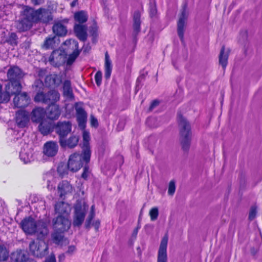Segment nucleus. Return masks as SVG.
Masks as SVG:
<instances>
[{"label":"nucleus","mask_w":262,"mask_h":262,"mask_svg":"<svg viewBox=\"0 0 262 262\" xmlns=\"http://www.w3.org/2000/svg\"><path fill=\"white\" fill-rule=\"evenodd\" d=\"M54 208L58 216L53 220V227L60 231L68 230L71 224L69 220L71 211V206L64 202H59L55 205Z\"/></svg>","instance_id":"1"},{"label":"nucleus","mask_w":262,"mask_h":262,"mask_svg":"<svg viewBox=\"0 0 262 262\" xmlns=\"http://www.w3.org/2000/svg\"><path fill=\"white\" fill-rule=\"evenodd\" d=\"M13 4L6 0H0V42L6 40V36L9 34V28L12 18L11 9Z\"/></svg>","instance_id":"2"},{"label":"nucleus","mask_w":262,"mask_h":262,"mask_svg":"<svg viewBox=\"0 0 262 262\" xmlns=\"http://www.w3.org/2000/svg\"><path fill=\"white\" fill-rule=\"evenodd\" d=\"M23 230L27 234L37 233V236L45 237L48 233L47 224L42 221H35L29 216L24 219L20 223Z\"/></svg>","instance_id":"3"},{"label":"nucleus","mask_w":262,"mask_h":262,"mask_svg":"<svg viewBox=\"0 0 262 262\" xmlns=\"http://www.w3.org/2000/svg\"><path fill=\"white\" fill-rule=\"evenodd\" d=\"M178 121L182 148L186 151L189 149L190 143V126L187 120L181 115H178Z\"/></svg>","instance_id":"4"},{"label":"nucleus","mask_w":262,"mask_h":262,"mask_svg":"<svg viewBox=\"0 0 262 262\" xmlns=\"http://www.w3.org/2000/svg\"><path fill=\"white\" fill-rule=\"evenodd\" d=\"M32 8L25 7L20 13L19 19L16 22V27L20 32L26 31L30 29L34 22L31 18Z\"/></svg>","instance_id":"5"},{"label":"nucleus","mask_w":262,"mask_h":262,"mask_svg":"<svg viewBox=\"0 0 262 262\" xmlns=\"http://www.w3.org/2000/svg\"><path fill=\"white\" fill-rule=\"evenodd\" d=\"M7 77L9 82L7 84L10 85L11 87L16 91L20 92L21 90L20 80L23 77L21 70L17 67H12L9 69Z\"/></svg>","instance_id":"6"},{"label":"nucleus","mask_w":262,"mask_h":262,"mask_svg":"<svg viewBox=\"0 0 262 262\" xmlns=\"http://www.w3.org/2000/svg\"><path fill=\"white\" fill-rule=\"evenodd\" d=\"M43 238L38 236L36 241L31 242L29 244L30 252L36 257H42L48 253V246L42 239Z\"/></svg>","instance_id":"7"},{"label":"nucleus","mask_w":262,"mask_h":262,"mask_svg":"<svg viewBox=\"0 0 262 262\" xmlns=\"http://www.w3.org/2000/svg\"><path fill=\"white\" fill-rule=\"evenodd\" d=\"M59 93L55 90H51L47 93L38 92L34 97V101L53 105L59 101Z\"/></svg>","instance_id":"8"},{"label":"nucleus","mask_w":262,"mask_h":262,"mask_svg":"<svg viewBox=\"0 0 262 262\" xmlns=\"http://www.w3.org/2000/svg\"><path fill=\"white\" fill-rule=\"evenodd\" d=\"M32 13H31V18L34 22H42L48 23L52 19L51 12L45 8H39L38 10H34L32 8Z\"/></svg>","instance_id":"9"},{"label":"nucleus","mask_w":262,"mask_h":262,"mask_svg":"<svg viewBox=\"0 0 262 262\" xmlns=\"http://www.w3.org/2000/svg\"><path fill=\"white\" fill-rule=\"evenodd\" d=\"M88 206L85 205L77 204L75 207L73 225L74 227H80L83 223Z\"/></svg>","instance_id":"10"},{"label":"nucleus","mask_w":262,"mask_h":262,"mask_svg":"<svg viewBox=\"0 0 262 262\" xmlns=\"http://www.w3.org/2000/svg\"><path fill=\"white\" fill-rule=\"evenodd\" d=\"M83 162L88 163L83 159V152L82 151L81 155L75 152L69 157L68 163V169L71 171L76 172L82 166Z\"/></svg>","instance_id":"11"},{"label":"nucleus","mask_w":262,"mask_h":262,"mask_svg":"<svg viewBox=\"0 0 262 262\" xmlns=\"http://www.w3.org/2000/svg\"><path fill=\"white\" fill-rule=\"evenodd\" d=\"M72 124L69 121H59L55 126L56 133L60 138H63L71 131Z\"/></svg>","instance_id":"12"},{"label":"nucleus","mask_w":262,"mask_h":262,"mask_svg":"<svg viewBox=\"0 0 262 262\" xmlns=\"http://www.w3.org/2000/svg\"><path fill=\"white\" fill-rule=\"evenodd\" d=\"M83 143L82 149L83 152V159L86 162L89 163L90 160L91 152L89 144L90 137L89 133L84 130L83 132Z\"/></svg>","instance_id":"13"},{"label":"nucleus","mask_w":262,"mask_h":262,"mask_svg":"<svg viewBox=\"0 0 262 262\" xmlns=\"http://www.w3.org/2000/svg\"><path fill=\"white\" fill-rule=\"evenodd\" d=\"M64 44L65 45H70L72 46V48L75 49L73 52L69 55L67 60V64L71 65L75 61V59L79 54V52L78 51V43L75 39H70L69 40H66L64 42Z\"/></svg>","instance_id":"14"},{"label":"nucleus","mask_w":262,"mask_h":262,"mask_svg":"<svg viewBox=\"0 0 262 262\" xmlns=\"http://www.w3.org/2000/svg\"><path fill=\"white\" fill-rule=\"evenodd\" d=\"M58 150V145L54 141L47 142L43 145V154L48 157H53L57 154Z\"/></svg>","instance_id":"15"},{"label":"nucleus","mask_w":262,"mask_h":262,"mask_svg":"<svg viewBox=\"0 0 262 262\" xmlns=\"http://www.w3.org/2000/svg\"><path fill=\"white\" fill-rule=\"evenodd\" d=\"M168 236L165 235L162 238L160 245L158 255V262H167V246L168 243Z\"/></svg>","instance_id":"16"},{"label":"nucleus","mask_w":262,"mask_h":262,"mask_svg":"<svg viewBox=\"0 0 262 262\" xmlns=\"http://www.w3.org/2000/svg\"><path fill=\"white\" fill-rule=\"evenodd\" d=\"M13 99L14 105L16 107L21 108L27 106L30 102L29 97L26 93H17Z\"/></svg>","instance_id":"17"},{"label":"nucleus","mask_w":262,"mask_h":262,"mask_svg":"<svg viewBox=\"0 0 262 262\" xmlns=\"http://www.w3.org/2000/svg\"><path fill=\"white\" fill-rule=\"evenodd\" d=\"M187 17V13L186 12V5L183 6L181 15L178 22V33L181 40L183 41L184 38V31L185 20Z\"/></svg>","instance_id":"18"},{"label":"nucleus","mask_w":262,"mask_h":262,"mask_svg":"<svg viewBox=\"0 0 262 262\" xmlns=\"http://www.w3.org/2000/svg\"><path fill=\"white\" fill-rule=\"evenodd\" d=\"M19 92V91H16V90L13 89L10 85L6 84L5 88V91H0V103H7L10 100L12 95Z\"/></svg>","instance_id":"19"},{"label":"nucleus","mask_w":262,"mask_h":262,"mask_svg":"<svg viewBox=\"0 0 262 262\" xmlns=\"http://www.w3.org/2000/svg\"><path fill=\"white\" fill-rule=\"evenodd\" d=\"M19 158L25 164H27L33 160V149L28 145L24 146L19 153Z\"/></svg>","instance_id":"20"},{"label":"nucleus","mask_w":262,"mask_h":262,"mask_svg":"<svg viewBox=\"0 0 262 262\" xmlns=\"http://www.w3.org/2000/svg\"><path fill=\"white\" fill-rule=\"evenodd\" d=\"M57 189L60 197L62 198L63 196L72 193L74 188L68 181L64 180L59 183Z\"/></svg>","instance_id":"21"},{"label":"nucleus","mask_w":262,"mask_h":262,"mask_svg":"<svg viewBox=\"0 0 262 262\" xmlns=\"http://www.w3.org/2000/svg\"><path fill=\"white\" fill-rule=\"evenodd\" d=\"M16 121L20 127L26 126L29 121V113L24 110L18 111L16 114Z\"/></svg>","instance_id":"22"},{"label":"nucleus","mask_w":262,"mask_h":262,"mask_svg":"<svg viewBox=\"0 0 262 262\" xmlns=\"http://www.w3.org/2000/svg\"><path fill=\"white\" fill-rule=\"evenodd\" d=\"M78 141L77 136H72L68 140L64 139V138H60L59 142L61 147L73 148L77 145Z\"/></svg>","instance_id":"23"},{"label":"nucleus","mask_w":262,"mask_h":262,"mask_svg":"<svg viewBox=\"0 0 262 262\" xmlns=\"http://www.w3.org/2000/svg\"><path fill=\"white\" fill-rule=\"evenodd\" d=\"M64 56V55L61 50H54L50 56L49 60L51 64L57 66L63 61Z\"/></svg>","instance_id":"24"},{"label":"nucleus","mask_w":262,"mask_h":262,"mask_svg":"<svg viewBox=\"0 0 262 262\" xmlns=\"http://www.w3.org/2000/svg\"><path fill=\"white\" fill-rule=\"evenodd\" d=\"M45 111L42 107H36L32 111L31 119L34 122L40 123L45 119Z\"/></svg>","instance_id":"25"},{"label":"nucleus","mask_w":262,"mask_h":262,"mask_svg":"<svg viewBox=\"0 0 262 262\" xmlns=\"http://www.w3.org/2000/svg\"><path fill=\"white\" fill-rule=\"evenodd\" d=\"M54 127V124L51 121L44 119L40 123L38 129L42 135H47L53 130Z\"/></svg>","instance_id":"26"},{"label":"nucleus","mask_w":262,"mask_h":262,"mask_svg":"<svg viewBox=\"0 0 262 262\" xmlns=\"http://www.w3.org/2000/svg\"><path fill=\"white\" fill-rule=\"evenodd\" d=\"M74 31L79 40L84 41L86 39V27L85 25L76 24L74 26Z\"/></svg>","instance_id":"27"},{"label":"nucleus","mask_w":262,"mask_h":262,"mask_svg":"<svg viewBox=\"0 0 262 262\" xmlns=\"http://www.w3.org/2000/svg\"><path fill=\"white\" fill-rule=\"evenodd\" d=\"M47 115L50 120L57 119L60 115V110L59 106L57 105L50 106Z\"/></svg>","instance_id":"28"},{"label":"nucleus","mask_w":262,"mask_h":262,"mask_svg":"<svg viewBox=\"0 0 262 262\" xmlns=\"http://www.w3.org/2000/svg\"><path fill=\"white\" fill-rule=\"evenodd\" d=\"M43 180L47 182V187L48 190L51 191L55 190L56 183V179L51 173H48L44 175Z\"/></svg>","instance_id":"29"},{"label":"nucleus","mask_w":262,"mask_h":262,"mask_svg":"<svg viewBox=\"0 0 262 262\" xmlns=\"http://www.w3.org/2000/svg\"><path fill=\"white\" fill-rule=\"evenodd\" d=\"M61 82L60 78L56 75H49L45 78V83L47 86H57Z\"/></svg>","instance_id":"30"},{"label":"nucleus","mask_w":262,"mask_h":262,"mask_svg":"<svg viewBox=\"0 0 262 262\" xmlns=\"http://www.w3.org/2000/svg\"><path fill=\"white\" fill-rule=\"evenodd\" d=\"M63 95L68 98H72L73 93L70 80H65L63 84Z\"/></svg>","instance_id":"31"},{"label":"nucleus","mask_w":262,"mask_h":262,"mask_svg":"<svg viewBox=\"0 0 262 262\" xmlns=\"http://www.w3.org/2000/svg\"><path fill=\"white\" fill-rule=\"evenodd\" d=\"M105 77L106 79L110 78L112 71V61L110 58L109 55L107 52L105 53Z\"/></svg>","instance_id":"32"},{"label":"nucleus","mask_w":262,"mask_h":262,"mask_svg":"<svg viewBox=\"0 0 262 262\" xmlns=\"http://www.w3.org/2000/svg\"><path fill=\"white\" fill-rule=\"evenodd\" d=\"M55 231L52 234V239L54 243L59 245L61 243L63 239V233L65 231H60L59 230L56 229L53 227Z\"/></svg>","instance_id":"33"},{"label":"nucleus","mask_w":262,"mask_h":262,"mask_svg":"<svg viewBox=\"0 0 262 262\" xmlns=\"http://www.w3.org/2000/svg\"><path fill=\"white\" fill-rule=\"evenodd\" d=\"M53 32L57 36H64L67 34V30L64 26L61 23H57L53 27Z\"/></svg>","instance_id":"34"},{"label":"nucleus","mask_w":262,"mask_h":262,"mask_svg":"<svg viewBox=\"0 0 262 262\" xmlns=\"http://www.w3.org/2000/svg\"><path fill=\"white\" fill-rule=\"evenodd\" d=\"M77 113V120L80 126H82L85 123L86 114L85 111L82 107H77L76 108Z\"/></svg>","instance_id":"35"},{"label":"nucleus","mask_w":262,"mask_h":262,"mask_svg":"<svg viewBox=\"0 0 262 262\" xmlns=\"http://www.w3.org/2000/svg\"><path fill=\"white\" fill-rule=\"evenodd\" d=\"M56 41H58V38L55 36L47 38L43 44V48L46 49L54 48L57 43Z\"/></svg>","instance_id":"36"},{"label":"nucleus","mask_w":262,"mask_h":262,"mask_svg":"<svg viewBox=\"0 0 262 262\" xmlns=\"http://www.w3.org/2000/svg\"><path fill=\"white\" fill-rule=\"evenodd\" d=\"M228 53H225V47L223 46L219 56V62L224 69L227 66L228 58Z\"/></svg>","instance_id":"37"},{"label":"nucleus","mask_w":262,"mask_h":262,"mask_svg":"<svg viewBox=\"0 0 262 262\" xmlns=\"http://www.w3.org/2000/svg\"><path fill=\"white\" fill-rule=\"evenodd\" d=\"M140 13L139 11H135L134 13V30L136 33H138L140 31Z\"/></svg>","instance_id":"38"},{"label":"nucleus","mask_w":262,"mask_h":262,"mask_svg":"<svg viewBox=\"0 0 262 262\" xmlns=\"http://www.w3.org/2000/svg\"><path fill=\"white\" fill-rule=\"evenodd\" d=\"M74 18L79 24H83L87 21L88 15L84 11H81L75 13Z\"/></svg>","instance_id":"39"},{"label":"nucleus","mask_w":262,"mask_h":262,"mask_svg":"<svg viewBox=\"0 0 262 262\" xmlns=\"http://www.w3.org/2000/svg\"><path fill=\"white\" fill-rule=\"evenodd\" d=\"M95 205H93L91 207L90 212L85 221V227L87 229H89L91 227V221L93 219L95 215Z\"/></svg>","instance_id":"40"},{"label":"nucleus","mask_w":262,"mask_h":262,"mask_svg":"<svg viewBox=\"0 0 262 262\" xmlns=\"http://www.w3.org/2000/svg\"><path fill=\"white\" fill-rule=\"evenodd\" d=\"M16 39L17 36L15 33H11V34L9 33V35L6 36V40H4L2 42H7L12 46H15L17 44Z\"/></svg>","instance_id":"41"},{"label":"nucleus","mask_w":262,"mask_h":262,"mask_svg":"<svg viewBox=\"0 0 262 262\" xmlns=\"http://www.w3.org/2000/svg\"><path fill=\"white\" fill-rule=\"evenodd\" d=\"M9 256V252L4 245H0V261L7 260Z\"/></svg>","instance_id":"42"},{"label":"nucleus","mask_w":262,"mask_h":262,"mask_svg":"<svg viewBox=\"0 0 262 262\" xmlns=\"http://www.w3.org/2000/svg\"><path fill=\"white\" fill-rule=\"evenodd\" d=\"M149 214L150 217V220L152 221L156 220L159 215V210L158 207L152 208L149 212Z\"/></svg>","instance_id":"43"},{"label":"nucleus","mask_w":262,"mask_h":262,"mask_svg":"<svg viewBox=\"0 0 262 262\" xmlns=\"http://www.w3.org/2000/svg\"><path fill=\"white\" fill-rule=\"evenodd\" d=\"M176 191L175 182L173 180L170 181L168 186V194L169 195H173Z\"/></svg>","instance_id":"44"},{"label":"nucleus","mask_w":262,"mask_h":262,"mask_svg":"<svg viewBox=\"0 0 262 262\" xmlns=\"http://www.w3.org/2000/svg\"><path fill=\"white\" fill-rule=\"evenodd\" d=\"M257 213V208L255 206H253L250 208L249 219L250 220H253L256 216Z\"/></svg>","instance_id":"45"},{"label":"nucleus","mask_w":262,"mask_h":262,"mask_svg":"<svg viewBox=\"0 0 262 262\" xmlns=\"http://www.w3.org/2000/svg\"><path fill=\"white\" fill-rule=\"evenodd\" d=\"M90 173V171L89 170V167L88 165H85L83 168V171L81 174V177L84 179L86 180L88 177H89Z\"/></svg>","instance_id":"46"},{"label":"nucleus","mask_w":262,"mask_h":262,"mask_svg":"<svg viewBox=\"0 0 262 262\" xmlns=\"http://www.w3.org/2000/svg\"><path fill=\"white\" fill-rule=\"evenodd\" d=\"M95 79L96 83L98 86L100 85L101 83L102 80V73L100 71H98L95 76Z\"/></svg>","instance_id":"47"},{"label":"nucleus","mask_w":262,"mask_h":262,"mask_svg":"<svg viewBox=\"0 0 262 262\" xmlns=\"http://www.w3.org/2000/svg\"><path fill=\"white\" fill-rule=\"evenodd\" d=\"M34 86L36 88L39 87V89L42 88L43 86L42 81L40 78L36 80L34 82Z\"/></svg>","instance_id":"48"},{"label":"nucleus","mask_w":262,"mask_h":262,"mask_svg":"<svg viewBox=\"0 0 262 262\" xmlns=\"http://www.w3.org/2000/svg\"><path fill=\"white\" fill-rule=\"evenodd\" d=\"M157 9L155 5H151L150 7V15L151 17L156 15Z\"/></svg>","instance_id":"49"},{"label":"nucleus","mask_w":262,"mask_h":262,"mask_svg":"<svg viewBox=\"0 0 262 262\" xmlns=\"http://www.w3.org/2000/svg\"><path fill=\"white\" fill-rule=\"evenodd\" d=\"M91 121L92 126L94 127H97L98 126V123L97 119L95 118L94 116L91 117Z\"/></svg>","instance_id":"50"},{"label":"nucleus","mask_w":262,"mask_h":262,"mask_svg":"<svg viewBox=\"0 0 262 262\" xmlns=\"http://www.w3.org/2000/svg\"><path fill=\"white\" fill-rule=\"evenodd\" d=\"M45 262H56V258L54 255H51L46 258Z\"/></svg>","instance_id":"51"},{"label":"nucleus","mask_w":262,"mask_h":262,"mask_svg":"<svg viewBox=\"0 0 262 262\" xmlns=\"http://www.w3.org/2000/svg\"><path fill=\"white\" fill-rule=\"evenodd\" d=\"M159 104V101L157 100H154L152 102L150 107L149 110L152 111L156 106Z\"/></svg>","instance_id":"52"},{"label":"nucleus","mask_w":262,"mask_h":262,"mask_svg":"<svg viewBox=\"0 0 262 262\" xmlns=\"http://www.w3.org/2000/svg\"><path fill=\"white\" fill-rule=\"evenodd\" d=\"M100 222L99 220H96L93 222L92 225L94 227L95 230L97 231L99 228Z\"/></svg>","instance_id":"53"},{"label":"nucleus","mask_w":262,"mask_h":262,"mask_svg":"<svg viewBox=\"0 0 262 262\" xmlns=\"http://www.w3.org/2000/svg\"><path fill=\"white\" fill-rule=\"evenodd\" d=\"M75 249H76V248L75 246H69L67 253H69V254H72V253H73V252L74 251H75Z\"/></svg>","instance_id":"54"},{"label":"nucleus","mask_w":262,"mask_h":262,"mask_svg":"<svg viewBox=\"0 0 262 262\" xmlns=\"http://www.w3.org/2000/svg\"><path fill=\"white\" fill-rule=\"evenodd\" d=\"M43 0H31L33 4L34 5H38L42 4L43 2Z\"/></svg>","instance_id":"55"},{"label":"nucleus","mask_w":262,"mask_h":262,"mask_svg":"<svg viewBox=\"0 0 262 262\" xmlns=\"http://www.w3.org/2000/svg\"><path fill=\"white\" fill-rule=\"evenodd\" d=\"M45 75V71L43 70H40L38 72V76L40 78H42Z\"/></svg>","instance_id":"56"},{"label":"nucleus","mask_w":262,"mask_h":262,"mask_svg":"<svg viewBox=\"0 0 262 262\" xmlns=\"http://www.w3.org/2000/svg\"><path fill=\"white\" fill-rule=\"evenodd\" d=\"M138 234V229H135L132 234V238L133 239H135Z\"/></svg>","instance_id":"57"},{"label":"nucleus","mask_w":262,"mask_h":262,"mask_svg":"<svg viewBox=\"0 0 262 262\" xmlns=\"http://www.w3.org/2000/svg\"><path fill=\"white\" fill-rule=\"evenodd\" d=\"M64 257L65 256H64V254H62L59 255V261L64 260Z\"/></svg>","instance_id":"58"},{"label":"nucleus","mask_w":262,"mask_h":262,"mask_svg":"<svg viewBox=\"0 0 262 262\" xmlns=\"http://www.w3.org/2000/svg\"><path fill=\"white\" fill-rule=\"evenodd\" d=\"M144 78V76L143 75H141L140 76L137 80V82L138 83L139 82V81L141 80H142Z\"/></svg>","instance_id":"59"},{"label":"nucleus","mask_w":262,"mask_h":262,"mask_svg":"<svg viewBox=\"0 0 262 262\" xmlns=\"http://www.w3.org/2000/svg\"><path fill=\"white\" fill-rule=\"evenodd\" d=\"M77 2V0H74L72 2V3L71 4V6L72 7H74L76 5Z\"/></svg>","instance_id":"60"},{"label":"nucleus","mask_w":262,"mask_h":262,"mask_svg":"<svg viewBox=\"0 0 262 262\" xmlns=\"http://www.w3.org/2000/svg\"><path fill=\"white\" fill-rule=\"evenodd\" d=\"M2 85L0 84V91L2 90Z\"/></svg>","instance_id":"61"}]
</instances>
